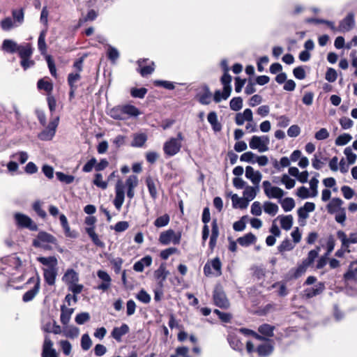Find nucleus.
Listing matches in <instances>:
<instances>
[{
    "instance_id": "338daca9",
    "label": "nucleus",
    "mask_w": 357,
    "mask_h": 357,
    "mask_svg": "<svg viewBox=\"0 0 357 357\" xmlns=\"http://www.w3.org/2000/svg\"><path fill=\"white\" fill-rule=\"evenodd\" d=\"M92 345V341L88 334H84L81 339V347L84 351H87Z\"/></svg>"
},
{
    "instance_id": "de8ad7c7",
    "label": "nucleus",
    "mask_w": 357,
    "mask_h": 357,
    "mask_svg": "<svg viewBox=\"0 0 357 357\" xmlns=\"http://www.w3.org/2000/svg\"><path fill=\"white\" fill-rule=\"evenodd\" d=\"M264 210L266 213L274 216L278 211V206L273 202H266L264 204Z\"/></svg>"
},
{
    "instance_id": "9b49d317",
    "label": "nucleus",
    "mask_w": 357,
    "mask_h": 357,
    "mask_svg": "<svg viewBox=\"0 0 357 357\" xmlns=\"http://www.w3.org/2000/svg\"><path fill=\"white\" fill-rule=\"evenodd\" d=\"M227 341L230 347L235 351H243L244 344L241 342L240 335L237 331H231L227 335Z\"/></svg>"
},
{
    "instance_id": "412c9836",
    "label": "nucleus",
    "mask_w": 357,
    "mask_h": 357,
    "mask_svg": "<svg viewBox=\"0 0 357 357\" xmlns=\"http://www.w3.org/2000/svg\"><path fill=\"white\" fill-rule=\"evenodd\" d=\"M63 281L68 286L79 281L78 273L73 269H68L62 278Z\"/></svg>"
},
{
    "instance_id": "7ed1b4c3",
    "label": "nucleus",
    "mask_w": 357,
    "mask_h": 357,
    "mask_svg": "<svg viewBox=\"0 0 357 357\" xmlns=\"http://www.w3.org/2000/svg\"><path fill=\"white\" fill-rule=\"evenodd\" d=\"M50 244L56 245V238L45 231H40L36 238L33 241V245L34 247L42 248L45 250L51 249Z\"/></svg>"
},
{
    "instance_id": "5701e85b",
    "label": "nucleus",
    "mask_w": 357,
    "mask_h": 357,
    "mask_svg": "<svg viewBox=\"0 0 357 357\" xmlns=\"http://www.w3.org/2000/svg\"><path fill=\"white\" fill-rule=\"evenodd\" d=\"M151 263L152 257L149 255L145 256L139 261L135 263L133 269L137 272H142L144 269V267L150 266Z\"/></svg>"
},
{
    "instance_id": "dca6fc26",
    "label": "nucleus",
    "mask_w": 357,
    "mask_h": 357,
    "mask_svg": "<svg viewBox=\"0 0 357 357\" xmlns=\"http://www.w3.org/2000/svg\"><path fill=\"white\" fill-rule=\"evenodd\" d=\"M138 185V178L135 175H130L126 181L125 185L127 188V197L132 199L135 196V188Z\"/></svg>"
},
{
    "instance_id": "8fccbe9b",
    "label": "nucleus",
    "mask_w": 357,
    "mask_h": 357,
    "mask_svg": "<svg viewBox=\"0 0 357 357\" xmlns=\"http://www.w3.org/2000/svg\"><path fill=\"white\" fill-rule=\"evenodd\" d=\"M81 79L79 73H71L68 76V84L70 87L78 88L77 82Z\"/></svg>"
},
{
    "instance_id": "393cba45",
    "label": "nucleus",
    "mask_w": 357,
    "mask_h": 357,
    "mask_svg": "<svg viewBox=\"0 0 357 357\" xmlns=\"http://www.w3.org/2000/svg\"><path fill=\"white\" fill-rule=\"evenodd\" d=\"M122 107L125 120L130 117H137L141 114L139 110L134 105H123Z\"/></svg>"
},
{
    "instance_id": "f03ea898",
    "label": "nucleus",
    "mask_w": 357,
    "mask_h": 357,
    "mask_svg": "<svg viewBox=\"0 0 357 357\" xmlns=\"http://www.w3.org/2000/svg\"><path fill=\"white\" fill-rule=\"evenodd\" d=\"M183 140V134L179 132L176 137H170L164 143L163 151L168 157H172L180 152Z\"/></svg>"
},
{
    "instance_id": "774afa93",
    "label": "nucleus",
    "mask_w": 357,
    "mask_h": 357,
    "mask_svg": "<svg viewBox=\"0 0 357 357\" xmlns=\"http://www.w3.org/2000/svg\"><path fill=\"white\" fill-rule=\"evenodd\" d=\"M147 93L146 88H132L130 91L131 96L134 98H143Z\"/></svg>"
},
{
    "instance_id": "e2e57ef3",
    "label": "nucleus",
    "mask_w": 357,
    "mask_h": 357,
    "mask_svg": "<svg viewBox=\"0 0 357 357\" xmlns=\"http://www.w3.org/2000/svg\"><path fill=\"white\" fill-rule=\"evenodd\" d=\"M189 349L186 347H177L175 354H172L170 357H190L188 355Z\"/></svg>"
},
{
    "instance_id": "f257e3e1",
    "label": "nucleus",
    "mask_w": 357,
    "mask_h": 357,
    "mask_svg": "<svg viewBox=\"0 0 357 357\" xmlns=\"http://www.w3.org/2000/svg\"><path fill=\"white\" fill-rule=\"evenodd\" d=\"M308 22L313 23H325L332 31L335 32H348L351 30L355 25L354 15L353 13H349L343 20L340 22L339 26L337 27L335 23L331 21L322 20V19H309Z\"/></svg>"
},
{
    "instance_id": "aec40b11",
    "label": "nucleus",
    "mask_w": 357,
    "mask_h": 357,
    "mask_svg": "<svg viewBox=\"0 0 357 357\" xmlns=\"http://www.w3.org/2000/svg\"><path fill=\"white\" fill-rule=\"evenodd\" d=\"M43 272L46 283L49 285H54L58 273V268H46L43 269Z\"/></svg>"
},
{
    "instance_id": "c756f323",
    "label": "nucleus",
    "mask_w": 357,
    "mask_h": 357,
    "mask_svg": "<svg viewBox=\"0 0 357 357\" xmlns=\"http://www.w3.org/2000/svg\"><path fill=\"white\" fill-rule=\"evenodd\" d=\"M207 120L208 123L211 124L212 129L215 132H219L222 129V126L220 123L218 121V116L216 112H211L208 113L207 116Z\"/></svg>"
},
{
    "instance_id": "4be33fe9",
    "label": "nucleus",
    "mask_w": 357,
    "mask_h": 357,
    "mask_svg": "<svg viewBox=\"0 0 357 357\" xmlns=\"http://www.w3.org/2000/svg\"><path fill=\"white\" fill-rule=\"evenodd\" d=\"M129 332V327L127 324H123L120 327H115L112 330V336L117 342L121 341L122 336Z\"/></svg>"
},
{
    "instance_id": "13d9d810",
    "label": "nucleus",
    "mask_w": 357,
    "mask_h": 357,
    "mask_svg": "<svg viewBox=\"0 0 357 357\" xmlns=\"http://www.w3.org/2000/svg\"><path fill=\"white\" fill-rule=\"evenodd\" d=\"M37 86L39 89L44 90L46 92H50L53 89L52 84L44 79H39Z\"/></svg>"
},
{
    "instance_id": "69168bd1",
    "label": "nucleus",
    "mask_w": 357,
    "mask_h": 357,
    "mask_svg": "<svg viewBox=\"0 0 357 357\" xmlns=\"http://www.w3.org/2000/svg\"><path fill=\"white\" fill-rule=\"evenodd\" d=\"M136 298L145 304H147L151 301V296L144 289L139 291L136 296Z\"/></svg>"
},
{
    "instance_id": "39448f33",
    "label": "nucleus",
    "mask_w": 357,
    "mask_h": 357,
    "mask_svg": "<svg viewBox=\"0 0 357 357\" xmlns=\"http://www.w3.org/2000/svg\"><path fill=\"white\" fill-rule=\"evenodd\" d=\"M181 238V233L176 234L172 229H168L160 233L159 236V242L164 245H169L172 243L174 245L180 243Z\"/></svg>"
},
{
    "instance_id": "cd10ccee",
    "label": "nucleus",
    "mask_w": 357,
    "mask_h": 357,
    "mask_svg": "<svg viewBox=\"0 0 357 357\" xmlns=\"http://www.w3.org/2000/svg\"><path fill=\"white\" fill-rule=\"evenodd\" d=\"M325 289L324 284L322 282L318 283L314 287L307 288L305 290V294L307 298H312L323 292Z\"/></svg>"
},
{
    "instance_id": "ea45409f",
    "label": "nucleus",
    "mask_w": 357,
    "mask_h": 357,
    "mask_svg": "<svg viewBox=\"0 0 357 357\" xmlns=\"http://www.w3.org/2000/svg\"><path fill=\"white\" fill-rule=\"evenodd\" d=\"M17 52H18L22 59L24 58H30L32 54V49L29 44L20 45Z\"/></svg>"
},
{
    "instance_id": "2f4dec72",
    "label": "nucleus",
    "mask_w": 357,
    "mask_h": 357,
    "mask_svg": "<svg viewBox=\"0 0 357 357\" xmlns=\"http://www.w3.org/2000/svg\"><path fill=\"white\" fill-rule=\"evenodd\" d=\"M108 115L116 120H125L122 105L116 106L112 108L109 111Z\"/></svg>"
},
{
    "instance_id": "a878e982",
    "label": "nucleus",
    "mask_w": 357,
    "mask_h": 357,
    "mask_svg": "<svg viewBox=\"0 0 357 357\" xmlns=\"http://www.w3.org/2000/svg\"><path fill=\"white\" fill-rule=\"evenodd\" d=\"M19 45L13 40L6 39L3 41L1 49L8 53H15L17 52Z\"/></svg>"
},
{
    "instance_id": "6e6d98bb",
    "label": "nucleus",
    "mask_w": 357,
    "mask_h": 357,
    "mask_svg": "<svg viewBox=\"0 0 357 357\" xmlns=\"http://www.w3.org/2000/svg\"><path fill=\"white\" fill-rule=\"evenodd\" d=\"M352 137L351 135L344 133L336 138L335 143L337 146H344L349 143Z\"/></svg>"
},
{
    "instance_id": "a18cd8bd",
    "label": "nucleus",
    "mask_w": 357,
    "mask_h": 357,
    "mask_svg": "<svg viewBox=\"0 0 357 357\" xmlns=\"http://www.w3.org/2000/svg\"><path fill=\"white\" fill-rule=\"evenodd\" d=\"M281 227L284 230H289L293 225V217L291 215L280 217Z\"/></svg>"
},
{
    "instance_id": "a211bd4d",
    "label": "nucleus",
    "mask_w": 357,
    "mask_h": 357,
    "mask_svg": "<svg viewBox=\"0 0 357 357\" xmlns=\"http://www.w3.org/2000/svg\"><path fill=\"white\" fill-rule=\"evenodd\" d=\"M245 176L252 181L254 185L256 186H259L262 178L261 174L259 171H255L251 166L246 167Z\"/></svg>"
},
{
    "instance_id": "5fc2aeb1",
    "label": "nucleus",
    "mask_w": 357,
    "mask_h": 357,
    "mask_svg": "<svg viewBox=\"0 0 357 357\" xmlns=\"http://www.w3.org/2000/svg\"><path fill=\"white\" fill-rule=\"evenodd\" d=\"M230 109L233 111H239L243 107V99L241 97L233 98L229 102Z\"/></svg>"
},
{
    "instance_id": "79ce46f5",
    "label": "nucleus",
    "mask_w": 357,
    "mask_h": 357,
    "mask_svg": "<svg viewBox=\"0 0 357 357\" xmlns=\"http://www.w3.org/2000/svg\"><path fill=\"white\" fill-rule=\"evenodd\" d=\"M280 203L285 212L291 211L295 207V202L294 199L291 197H286L283 199H280Z\"/></svg>"
},
{
    "instance_id": "7c9ffc66",
    "label": "nucleus",
    "mask_w": 357,
    "mask_h": 357,
    "mask_svg": "<svg viewBox=\"0 0 357 357\" xmlns=\"http://www.w3.org/2000/svg\"><path fill=\"white\" fill-rule=\"evenodd\" d=\"M256 240H257V238L253 234L248 233L242 237H239L237 239V242L241 246L247 247V246L255 243Z\"/></svg>"
},
{
    "instance_id": "49530a36",
    "label": "nucleus",
    "mask_w": 357,
    "mask_h": 357,
    "mask_svg": "<svg viewBox=\"0 0 357 357\" xmlns=\"http://www.w3.org/2000/svg\"><path fill=\"white\" fill-rule=\"evenodd\" d=\"M46 33H47V29L43 30L40 32V36L38 37V50H40V52H41L42 54H45L47 50V46H46V43H45Z\"/></svg>"
},
{
    "instance_id": "0eeeda50",
    "label": "nucleus",
    "mask_w": 357,
    "mask_h": 357,
    "mask_svg": "<svg viewBox=\"0 0 357 357\" xmlns=\"http://www.w3.org/2000/svg\"><path fill=\"white\" fill-rule=\"evenodd\" d=\"M27 283H33L34 286L32 289L25 292L23 295L22 301L25 303L32 301L38 293L40 284L39 276L36 275L35 277L30 278L28 280Z\"/></svg>"
},
{
    "instance_id": "b1692460",
    "label": "nucleus",
    "mask_w": 357,
    "mask_h": 357,
    "mask_svg": "<svg viewBox=\"0 0 357 357\" xmlns=\"http://www.w3.org/2000/svg\"><path fill=\"white\" fill-rule=\"evenodd\" d=\"M73 312V308H68L64 305L61 306L60 320L63 326L68 324Z\"/></svg>"
},
{
    "instance_id": "bf43d9fd",
    "label": "nucleus",
    "mask_w": 357,
    "mask_h": 357,
    "mask_svg": "<svg viewBox=\"0 0 357 357\" xmlns=\"http://www.w3.org/2000/svg\"><path fill=\"white\" fill-rule=\"evenodd\" d=\"M55 132L48 126L39 134V138L42 140H50L54 136Z\"/></svg>"
},
{
    "instance_id": "09e8293b",
    "label": "nucleus",
    "mask_w": 357,
    "mask_h": 357,
    "mask_svg": "<svg viewBox=\"0 0 357 357\" xmlns=\"http://www.w3.org/2000/svg\"><path fill=\"white\" fill-rule=\"evenodd\" d=\"M212 94L208 87L205 88V92L198 95L199 102L202 105H208L211 101Z\"/></svg>"
},
{
    "instance_id": "6ab92c4d",
    "label": "nucleus",
    "mask_w": 357,
    "mask_h": 357,
    "mask_svg": "<svg viewBox=\"0 0 357 357\" xmlns=\"http://www.w3.org/2000/svg\"><path fill=\"white\" fill-rule=\"evenodd\" d=\"M253 114L250 109H245L242 113H237L235 117V122L238 126H242L245 121L252 122Z\"/></svg>"
},
{
    "instance_id": "c85d7f7f",
    "label": "nucleus",
    "mask_w": 357,
    "mask_h": 357,
    "mask_svg": "<svg viewBox=\"0 0 357 357\" xmlns=\"http://www.w3.org/2000/svg\"><path fill=\"white\" fill-rule=\"evenodd\" d=\"M343 202L340 198H333L327 205L328 212L331 214L335 213L342 209Z\"/></svg>"
},
{
    "instance_id": "ddd939ff",
    "label": "nucleus",
    "mask_w": 357,
    "mask_h": 357,
    "mask_svg": "<svg viewBox=\"0 0 357 357\" xmlns=\"http://www.w3.org/2000/svg\"><path fill=\"white\" fill-rule=\"evenodd\" d=\"M97 275L100 280H102L101 284L97 287V289L105 291L111 287L112 278L105 271L99 270L97 272Z\"/></svg>"
},
{
    "instance_id": "6e6552de",
    "label": "nucleus",
    "mask_w": 357,
    "mask_h": 357,
    "mask_svg": "<svg viewBox=\"0 0 357 357\" xmlns=\"http://www.w3.org/2000/svg\"><path fill=\"white\" fill-rule=\"evenodd\" d=\"M262 185L264 193L269 199H280L284 195V192L282 189L277 186H272L268 181H264Z\"/></svg>"
},
{
    "instance_id": "72a5a7b5",
    "label": "nucleus",
    "mask_w": 357,
    "mask_h": 357,
    "mask_svg": "<svg viewBox=\"0 0 357 357\" xmlns=\"http://www.w3.org/2000/svg\"><path fill=\"white\" fill-rule=\"evenodd\" d=\"M154 275L155 278L159 281V284L162 285V282L166 280L167 275H169V271H167L164 264H161L160 267L155 271Z\"/></svg>"
},
{
    "instance_id": "e433bc0d",
    "label": "nucleus",
    "mask_w": 357,
    "mask_h": 357,
    "mask_svg": "<svg viewBox=\"0 0 357 357\" xmlns=\"http://www.w3.org/2000/svg\"><path fill=\"white\" fill-rule=\"evenodd\" d=\"M144 62H145L144 59L138 61V65L139 67V71L142 77H146L148 75H151L154 71V67H153L154 63L151 62L152 66L149 65V66H143L142 63Z\"/></svg>"
},
{
    "instance_id": "2eb2a0df",
    "label": "nucleus",
    "mask_w": 357,
    "mask_h": 357,
    "mask_svg": "<svg viewBox=\"0 0 357 357\" xmlns=\"http://www.w3.org/2000/svg\"><path fill=\"white\" fill-rule=\"evenodd\" d=\"M213 301L215 305L221 308H227L229 305L225 293L220 289H215L214 291Z\"/></svg>"
},
{
    "instance_id": "603ef678",
    "label": "nucleus",
    "mask_w": 357,
    "mask_h": 357,
    "mask_svg": "<svg viewBox=\"0 0 357 357\" xmlns=\"http://www.w3.org/2000/svg\"><path fill=\"white\" fill-rule=\"evenodd\" d=\"M56 178L58 180L62 183L66 184H70L75 180V176L73 175H68L61 172H57L56 173Z\"/></svg>"
},
{
    "instance_id": "4d7b16f0",
    "label": "nucleus",
    "mask_w": 357,
    "mask_h": 357,
    "mask_svg": "<svg viewBox=\"0 0 357 357\" xmlns=\"http://www.w3.org/2000/svg\"><path fill=\"white\" fill-rule=\"evenodd\" d=\"M169 220L170 218L169 215L165 214L156 218L154 222V225L158 228L165 227L169 224Z\"/></svg>"
},
{
    "instance_id": "58836bf2",
    "label": "nucleus",
    "mask_w": 357,
    "mask_h": 357,
    "mask_svg": "<svg viewBox=\"0 0 357 357\" xmlns=\"http://www.w3.org/2000/svg\"><path fill=\"white\" fill-rule=\"evenodd\" d=\"M275 327L268 324H264L261 325L258 328V331L261 335L266 336V337H271L273 336V331H274Z\"/></svg>"
},
{
    "instance_id": "0e129e2a",
    "label": "nucleus",
    "mask_w": 357,
    "mask_h": 357,
    "mask_svg": "<svg viewBox=\"0 0 357 357\" xmlns=\"http://www.w3.org/2000/svg\"><path fill=\"white\" fill-rule=\"evenodd\" d=\"M247 218L246 215H244L238 221L235 222L233 225V229L236 231H243L245 228Z\"/></svg>"
},
{
    "instance_id": "c9c22d12",
    "label": "nucleus",
    "mask_w": 357,
    "mask_h": 357,
    "mask_svg": "<svg viewBox=\"0 0 357 357\" xmlns=\"http://www.w3.org/2000/svg\"><path fill=\"white\" fill-rule=\"evenodd\" d=\"M326 161V158L321 157V153H315L313 158L312 159V166L317 170H319L324 165Z\"/></svg>"
},
{
    "instance_id": "864d4df0",
    "label": "nucleus",
    "mask_w": 357,
    "mask_h": 357,
    "mask_svg": "<svg viewBox=\"0 0 357 357\" xmlns=\"http://www.w3.org/2000/svg\"><path fill=\"white\" fill-rule=\"evenodd\" d=\"M0 25L3 31H8L15 26H17L18 24H15V22L10 17H6L3 19L1 22Z\"/></svg>"
},
{
    "instance_id": "4c0bfd02",
    "label": "nucleus",
    "mask_w": 357,
    "mask_h": 357,
    "mask_svg": "<svg viewBox=\"0 0 357 357\" xmlns=\"http://www.w3.org/2000/svg\"><path fill=\"white\" fill-rule=\"evenodd\" d=\"M146 183L151 197L155 199L158 196L156 181L149 176L146 178Z\"/></svg>"
},
{
    "instance_id": "473e14b6",
    "label": "nucleus",
    "mask_w": 357,
    "mask_h": 357,
    "mask_svg": "<svg viewBox=\"0 0 357 357\" xmlns=\"http://www.w3.org/2000/svg\"><path fill=\"white\" fill-rule=\"evenodd\" d=\"M309 266L310 265L303 260L302 263L298 264L296 268L291 269L290 273H292L294 278H298L306 272Z\"/></svg>"
},
{
    "instance_id": "680f3d73",
    "label": "nucleus",
    "mask_w": 357,
    "mask_h": 357,
    "mask_svg": "<svg viewBox=\"0 0 357 357\" xmlns=\"http://www.w3.org/2000/svg\"><path fill=\"white\" fill-rule=\"evenodd\" d=\"M344 153L347 157L349 165H353L356 162V155L352 152V149L350 146L344 149Z\"/></svg>"
},
{
    "instance_id": "052dcab7",
    "label": "nucleus",
    "mask_w": 357,
    "mask_h": 357,
    "mask_svg": "<svg viewBox=\"0 0 357 357\" xmlns=\"http://www.w3.org/2000/svg\"><path fill=\"white\" fill-rule=\"evenodd\" d=\"M59 220L61 222V225L64 230L66 236H69V237L73 236L71 235L70 229V226L68 222L67 218L65 216V215H63V214L60 215Z\"/></svg>"
},
{
    "instance_id": "f704fd0d",
    "label": "nucleus",
    "mask_w": 357,
    "mask_h": 357,
    "mask_svg": "<svg viewBox=\"0 0 357 357\" xmlns=\"http://www.w3.org/2000/svg\"><path fill=\"white\" fill-rule=\"evenodd\" d=\"M79 333V330L77 327L68 325L63 326V334L66 337L74 339L78 337Z\"/></svg>"
},
{
    "instance_id": "37998d69",
    "label": "nucleus",
    "mask_w": 357,
    "mask_h": 357,
    "mask_svg": "<svg viewBox=\"0 0 357 357\" xmlns=\"http://www.w3.org/2000/svg\"><path fill=\"white\" fill-rule=\"evenodd\" d=\"M38 261L42 264L48 266L47 268H57V259L55 257H38Z\"/></svg>"
},
{
    "instance_id": "9d476101",
    "label": "nucleus",
    "mask_w": 357,
    "mask_h": 357,
    "mask_svg": "<svg viewBox=\"0 0 357 357\" xmlns=\"http://www.w3.org/2000/svg\"><path fill=\"white\" fill-rule=\"evenodd\" d=\"M124 185L122 181L119 180L115 186V198L113 201L114 205L116 208L119 211L121 208V206L124 202L125 199V192H124Z\"/></svg>"
},
{
    "instance_id": "3c124183",
    "label": "nucleus",
    "mask_w": 357,
    "mask_h": 357,
    "mask_svg": "<svg viewBox=\"0 0 357 357\" xmlns=\"http://www.w3.org/2000/svg\"><path fill=\"white\" fill-rule=\"evenodd\" d=\"M357 276V260L351 263L349 271L344 274L346 280H351Z\"/></svg>"
},
{
    "instance_id": "4468645a",
    "label": "nucleus",
    "mask_w": 357,
    "mask_h": 357,
    "mask_svg": "<svg viewBox=\"0 0 357 357\" xmlns=\"http://www.w3.org/2000/svg\"><path fill=\"white\" fill-rule=\"evenodd\" d=\"M337 236L343 244L344 248H349L350 244L357 243V233H351L347 237L343 231L339 230L337 232Z\"/></svg>"
},
{
    "instance_id": "c03bdc74",
    "label": "nucleus",
    "mask_w": 357,
    "mask_h": 357,
    "mask_svg": "<svg viewBox=\"0 0 357 357\" xmlns=\"http://www.w3.org/2000/svg\"><path fill=\"white\" fill-rule=\"evenodd\" d=\"M146 140L147 137L144 133L136 134L134 135L131 145L134 147H142Z\"/></svg>"
},
{
    "instance_id": "a19ab883",
    "label": "nucleus",
    "mask_w": 357,
    "mask_h": 357,
    "mask_svg": "<svg viewBox=\"0 0 357 357\" xmlns=\"http://www.w3.org/2000/svg\"><path fill=\"white\" fill-rule=\"evenodd\" d=\"M231 201L234 208H245L248 205V202L244 198L239 197L236 194L231 196Z\"/></svg>"
},
{
    "instance_id": "20e7f679",
    "label": "nucleus",
    "mask_w": 357,
    "mask_h": 357,
    "mask_svg": "<svg viewBox=\"0 0 357 357\" xmlns=\"http://www.w3.org/2000/svg\"><path fill=\"white\" fill-rule=\"evenodd\" d=\"M269 143L270 140L268 136L254 135L249 142V146L252 149H257L259 152L263 153L268 150Z\"/></svg>"
},
{
    "instance_id": "f8f14e48",
    "label": "nucleus",
    "mask_w": 357,
    "mask_h": 357,
    "mask_svg": "<svg viewBox=\"0 0 357 357\" xmlns=\"http://www.w3.org/2000/svg\"><path fill=\"white\" fill-rule=\"evenodd\" d=\"M274 349V342L272 340H266L257 347V352L261 357H266L271 354Z\"/></svg>"
},
{
    "instance_id": "1a4fd4ad",
    "label": "nucleus",
    "mask_w": 357,
    "mask_h": 357,
    "mask_svg": "<svg viewBox=\"0 0 357 357\" xmlns=\"http://www.w3.org/2000/svg\"><path fill=\"white\" fill-rule=\"evenodd\" d=\"M15 220L17 225L20 227L28 228L31 231H37L38 226L27 215L17 213L15 214Z\"/></svg>"
},
{
    "instance_id": "423d86ee",
    "label": "nucleus",
    "mask_w": 357,
    "mask_h": 357,
    "mask_svg": "<svg viewBox=\"0 0 357 357\" xmlns=\"http://www.w3.org/2000/svg\"><path fill=\"white\" fill-rule=\"evenodd\" d=\"M222 263L218 257H215L211 261H208L204 266V273L205 275L220 276L221 271Z\"/></svg>"
},
{
    "instance_id": "f3484780",
    "label": "nucleus",
    "mask_w": 357,
    "mask_h": 357,
    "mask_svg": "<svg viewBox=\"0 0 357 357\" xmlns=\"http://www.w3.org/2000/svg\"><path fill=\"white\" fill-rule=\"evenodd\" d=\"M52 347V341L49 337L45 336L43 346L42 357H57L56 350Z\"/></svg>"
},
{
    "instance_id": "bb28decb",
    "label": "nucleus",
    "mask_w": 357,
    "mask_h": 357,
    "mask_svg": "<svg viewBox=\"0 0 357 357\" xmlns=\"http://www.w3.org/2000/svg\"><path fill=\"white\" fill-rule=\"evenodd\" d=\"M259 191V186H250L247 185L244 188L243 198L248 202V203L253 200L257 192Z\"/></svg>"
}]
</instances>
